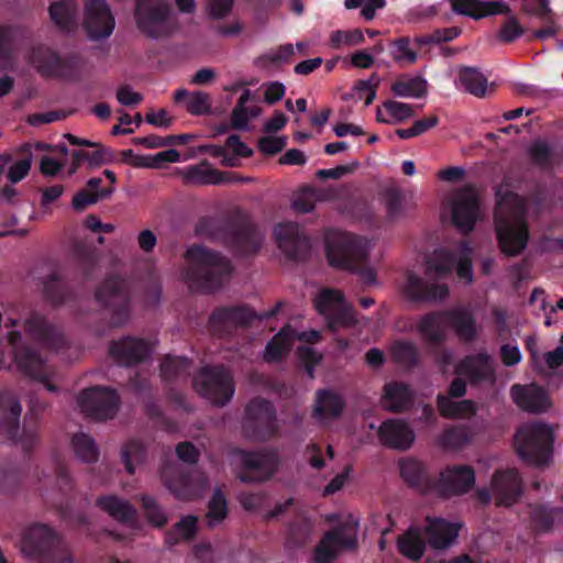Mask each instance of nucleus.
<instances>
[{
  "label": "nucleus",
  "mask_w": 563,
  "mask_h": 563,
  "mask_svg": "<svg viewBox=\"0 0 563 563\" xmlns=\"http://www.w3.org/2000/svg\"><path fill=\"white\" fill-rule=\"evenodd\" d=\"M471 255L472 249L466 243L461 244L454 253L446 250L437 251L429 261L426 278H421L412 272L405 275L404 292L415 300L437 301L444 299L449 289L446 284L438 279L450 274L455 266L459 278L466 284H471L473 282Z\"/></svg>",
  "instance_id": "nucleus-1"
},
{
  "label": "nucleus",
  "mask_w": 563,
  "mask_h": 563,
  "mask_svg": "<svg viewBox=\"0 0 563 563\" xmlns=\"http://www.w3.org/2000/svg\"><path fill=\"white\" fill-rule=\"evenodd\" d=\"M495 224L501 251L510 256L519 254L527 245L528 232L522 200L507 187L496 191Z\"/></svg>",
  "instance_id": "nucleus-2"
},
{
  "label": "nucleus",
  "mask_w": 563,
  "mask_h": 563,
  "mask_svg": "<svg viewBox=\"0 0 563 563\" xmlns=\"http://www.w3.org/2000/svg\"><path fill=\"white\" fill-rule=\"evenodd\" d=\"M4 327L8 329L7 339L11 349L12 358L4 357L0 351V367L10 368L12 363L24 375L44 384L45 388L55 393L58 387L52 382L54 372L49 365L32 349L21 345V334L15 331L16 327H21L19 321L14 318H7Z\"/></svg>",
  "instance_id": "nucleus-3"
},
{
  "label": "nucleus",
  "mask_w": 563,
  "mask_h": 563,
  "mask_svg": "<svg viewBox=\"0 0 563 563\" xmlns=\"http://www.w3.org/2000/svg\"><path fill=\"white\" fill-rule=\"evenodd\" d=\"M186 263L184 279L191 286L207 290L222 285L232 269L227 260L200 245L187 250Z\"/></svg>",
  "instance_id": "nucleus-4"
},
{
  "label": "nucleus",
  "mask_w": 563,
  "mask_h": 563,
  "mask_svg": "<svg viewBox=\"0 0 563 563\" xmlns=\"http://www.w3.org/2000/svg\"><path fill=\"white\" fill-rule=\"evenodd\" d=\"M20 549L34 563H78L68 549L58 547L56 532L45 525L31 527L21 541Z\"/></svg>",
  "instance_id": "nucleus-5"
},
{
  "label": "nucleus",
  "mask_w": 563,
  "mask_h": 563,
  "mask_svg": "<svg viewBox=\"0 0 563 563\" xmlns=\"http://www.w3.org/2000/svg\"><path fill=\"white\" fill-rule=\"evenodd\" d=\"M552 441V428L541 422L523 424L515 437L519 457L536 465L544 464L548 461Z\"/></svg>",
  "instance_id": "nucleus-6"
},
{
  "label": "nucleus",
  "mask_w": 563,
  "mask_h": 563,
  "mask_svg": "<svg viewBox=\"0 0 563 563\" xmlns=\"http://www.w3.org/2000/svg\"><path fill=\"white\" fill-rule=\"evenodd\" d=\"M372 246L373 243L366 238L339 232L329 236L327 255L331 265L354 269L357 263L367 257Z\"/></svg>",
  "instance_id": "nucleus-7"
},
{
  "label": "nucleus",
  "mask_w": 563,
  "mask_h": 563,
  "mask_svg": "<svg viewBox=\"0 0 563 563\" xmlns=\"http://www.w3.org/2000/svg\"><path fill=\"white\" fill-rule=\"evenodd\" d=\"M195 390L210 404L223 406L232 398V377L222 367H203L194 378Z\"/></svg>",
  "instance_id": "nucleus-8"
},
{
  "label": "nucleus",
  "mask_w": 563,
  "mask_h": 563,
  "mask_svg": "<svg viewBox=\"0 0 563 563\" xmlns=\"http://www.w3.org/2000/svg\"><path fill=\"white\" fill-rule=\"evenodd\" d=\"M314 306L333 331L354 327L357 322L351 306L339 290L322 289L314 298Z\"/></svg>",
  "instance_id": "nucleus-9"
},
{
  "label": "nucleus",
  "mask_w": 563,
  "mask_h": 563,
  "mask_svg": "<svg viewBox=\"0 0 563 563\" xmlns=\"http://www.w3.org/2000/svg\"><path fill=\"white\" fill-rule=\"evenodd\" d=\"M358 520L349 517L340 528L327 533L316 549L317 563H330L342 550L354 549L357 543Z\"/></svg>",
  "instance_id": "nucleus-10"
},
{
  "label": "nucleus",
  "mask_w": 563,
  "mask_h": 563,
  "mask_svg": "<svg viewBox=\"0 0 563 563\" xmlns=\"http://www.w3.org/2000/svg\"><path fill=\"white\" fill-rule=\"evenodd\" d=\"M446 205L455 227L463 232L472 231L481 217L479 200L475 188L468 186L454 191Z\"/></svg>",
  "instance_id": "nucleus-11"
},
{
  "label": "nucleus",
  "mask_w": 563,
  "mask_h": 563,
  "mask_svg": "<svg viewBox=\"0 0 563 563\" xmlns=\"http://www.w3.org/2000/svg\"><path fill=\"white\" fill-rule=\"evenodd\" d=\"M114 26L115 20L106 0H84L82 27L90 40L108 38Z\"/></svg>",
  "instance_id": "nucleus-12"
},
{
  "label": "nucleus",
  "mask_w": 563,
  "mask_h": 563,
  "mask_svg": "<svg viewBox=\"0 0 563 563\" xmlns=\"http://www.w3.org/2000/svg\"><path fill=\"white\" fill-rule=\"evenodd\" d=\"M490 492L492 494L486 489L478 490L479 500L488 503L493 496L498 506L514 505L521 494V481L517 471L505 468L495 472L490 482Z\"/></svg>",
  "instance_id": "nucleus-13"
},
{
  "label": "nucleus",
  "mask_w": 563,
  "mask_h": 563,
  "mask_svg": "<svg viewBox=\"0 0 563 563\" xmlns=\"http://www.w3.org/2000/svg\"><path fill=\"white\" fill-rule=\"evenodd\" d=\"M234 462L240 466L242 482H261L269 478L277 467L274 453H252L240 451L234 455Z\"/></svg>",
  "instance_id": "nucleus-14"
},
{
  "label": "nucleus",
  "mask_w": 563,
  "mask_h": 563,
  "mask_svg": "<svg viewBox=\"0 0 563 563\" xmlns=\"http://www.w3.org/2000/svg\"><path fill=\"white\" fill-rule=\"evenodd\" d=\"M118 404L115 393L103 387L85 389L78 397L79 408L98 420L112 418L117 412Z\"/></svg>",
  "instance_id": "nucleus-15"
},
{
  "label": "nucleus",
  "mask_w": 563,
  "mask_h": 563,
  "mask_svg": "<svg viewBox=\"0 0 563 563\" xmlns=\"http://www.w3.org/2000/svg\"><path fill=\"white\" fill-rule=\"evenodd\" d=\"M168 14L167 0H137V25L150 36L157 37L165 33Z\"/></svg>",
  "instance_id": "nucleus-16"
},
{
  "label": "nucleus",
  "mask_w": 563,
  "mask_h": 563,
  "mask_svg": "<svg viewBox=\"0 0 563 563\" xmlns=\"http://www.w3.org/2000/svg\"><path fill=\"white\" fill-rule=\"evenodd\" d=\"M475 483L474 470L467 465L444 467L434 483V489L444 496L461 495L468 492Z\"/></svg>",
  "instance_id": "nucleus-17"
},
{
  "label": "nucleus",
  "mask_w": 563,
  "mask_h": 563,
  "mask_svg": "<svg viewBox=\"0 0 563 563\" xmlns=\"http://www.w3.org/2000/svg\"><path fill=\"white\" fill-rule=\"evenodd\" d=\"M100 302L109 306L118 314V323L128 319L131 308V297L123 282L107 280L97 292Z\"/></svg>",
  "instance_id": "nucleus-18"
},
{
  "label": "nucleus",
  "mask_w": 563,
  "mask_h": 563,
  "mask_svg": "<svg viewBox=\"0 0 563 563\" xmlns=\"http://www.w3.org/2000/svg\"><path fill=\"white\" fill-rule=\"evenodd\" d=\"M319 339L320 334L318 331L312 330L297 333L289 327H285L267 343L264 358L267 362H277L290 350L295 341L311 343L317 342Z\"/></svg>",
  "instance_id": "nucleus-19"
},
{
  "label": "nucleus",
  "mask_w": 563,
  "mask_h": 563,
  "mask_svg": "<svg viewBox=\"0 0 563 563\" xmlns=\"http://www.w3.org/2000/svg\"><path fill=\"white\" fill-rule=\"evenodd\" d=\"M460 523L440 517L426 518L424 533L429 545L437 550L451 547L457 538Z\"/></svg>",
  "instance_id": "nucleus-20"
},
{
  "label": "nucleus",
  "mask_w": 563,
  "mask_h": 563,
  "mask_svg": "<svg viewBox=\"0 0 563 563\" xmlns=\"http://www.w3.org/2000/svg\"><path fill=\"white\" fill-rule=\"evenodd\" d=\"M510 395L514 402L526 411L543 412L551 407V400L545 390L534 384L514 385Z\"/></svg>",
  "instance_id": "nucleus-21"
},
{
  "label": "nucleus",
  "mask_w": 563,
  "mask_h": 563,
  "mask_svg": "<svg viewBox=\"0 0 563 563\" xmlns=\"http://www.w3.org/2000/svg\"><path fill=\"white\" fill-rule=\"evenodd\" d=\"M380 441L393 449L408 450L415 442L416 435L410 426L400 419H390L378 429Z\"/></svg>",
  "instance_id": "nucleus-22"
},
{
  "label": "nucleus",
  "mask_w": 563,
  "mask_h": 563,
  "mask_svg": "<svg viewBox=\"0 0 563 563\" xmlns=\"http://www.w3.org/2000/svg\"><path fill=\"white\" fill-rule=\"evenodd\" d=\"M152 351L151 342L136 338H124L114 342L110 347L113 358L125 365L144 360Z\"/></svg>",
  "instance_id": "nucleus-23"
},
{
  "label": "nucleus",
  "mask_w": 563,
  "mask_h": 563,
  "mask_svg": "<svg viewBox=\"0 0 563 563\" xmlns=\"http://www.w3.org/2000/svg\"><path fill=\"white\" fill-rule=\"evenodd\" d=\"M449 2L455 13L467 15L475 20L509 12V7L500 1L449 0Z\"/></svg>",
  "instance_id": "nucleus-24"
},
{
  "label": "nucleus",
  "mask_w": 563,
  "mask_h": 563,
  "mask_svg": "<svg viewBox=\"0 0 563 563\" xmlns=\"http://www.w3.org/2000/svg\"><path fill=\"white\" fill-rule=\"evenodd\" d=\"M246 429H260L258 437L271 434L275 431V415L269 402L255 399L246 408Z\"/></svg>",
  "instance_id": "nucleus-25"
},
{
  "label": "nucleus",
  "mask_w": 563,
  "mask_h": 563,
  "mask_svg": "<svg viewBox=\"0 0 563 563\" xmlns=\"http://www.w3.org/2000/svg\"><path fill=\"white\" fill-rule=\"evenodd\" d=\"M166 487L179 499H190L198 496L201 485L196 486L191 476L184 475L177 466H167L162 471Z\"/></svg>",
  "instance_id": "nucleus-26"
},
{
  "label": "nucleus",
  "mask_w": 563,
  "mask_h": 563,
  "mask_svg": "<svg viewBox=\"0 0 563 563\" xmlns=\"http://www.w3.org/2000/svg\"><path fill=\"white\" fill-rule=\"evenodd\" d=\"M452 372L465 375L473 380H492L494 376V361L486 353H478L466 357L459 365H453Z\"/></svg>",
  "instance_id": "nucleus-27"
},
{
  "label": "nucleus",
  "mask_w": 563,
  "mask_h": 563,
  "mask_svg": "<svg viewBox=\"0 0 563 563\" xmlns=\"http://www.w3.org/2000/svg\"><path fill=\"white\" fill-rule=\"evenodd\" d=\"M344 407L342 398L334 391L320 390L317 394L313 416L320 423H328L340 416Z\"/></svg>",
  "instance_id": "nucleus-28"
},
{
  "label": "nucleus",
  "mask_w": 563,
  "mask_h": 563,
  "mask_svg": "<svg viewBox=\"0 0 563 563\" xmlns=\"http://www.w3.org/2000/svg\"><path fill=\"white\" fill-rule=\"evenodd\" d=\"M446 324L448 311L429 313L419 319L417 330L426 341L438 343L445 339Z\"/></svg>",
  "instance_id": "nucleus-29"
},
{
  "label": "nucleus",
  "mask_w": 563,
  "mask_h": 563,
  "mask_svg": "<svg viewBox=\"0 0 563 563\" xmlns=\"http://www.w3.org/2000/svg\"><path fill=\"white\" fill-rule=\"evenodd\" d=\"M413 115L415 111L411 104L391 99L376 108V120L384 124H399Z\"/></svg>",
  "instance_id": "nucleus-30"
},
{
  "label": "nucleus",
  "mask_w": 563,
  "mask_h": 563,
  "mask_svg": "<svg viewBox=\"0 0 563 563\" xmlns=\"http://www.w3.org/2000/svg\"><path fill=\"white\" fill-rule=\"evenodd\" d=\"M22 327L27 334L34 336L49 349L57 350L63 342L62 335L49 328L38 316L25 319Z\"/></svg>",
  "instance_id": "nucleus-31"
},
{
  "label": "nucleus",
  "mask_w": 563,
  "mask_h": 563,
  "mask_svg": "<svg viewBox=\"0 0 563 563\" xmlns=\"http://www.w3.org/2000/svg\"><path fill=\"white\" fill-rule=\"evenodd\" d=\"M390 91L398 98H422L428 92V82L421 76L402 75L391 84Z\"/></svg>",
  "instance_id": "nucleus-32"
},
{
  "label": "nucleus",
  "mask_w": 563,
  "mask_h": 563,
  "mask_svg": "<svg viewBox=\"0 0 563 563\" xmlns=\"http://www.w3.org/2000/svg\"><path fill=\"white\" fill-rule=\"evenodd\" d=\"M96 505L118 521L128 522L135 516L134 507L128 500L115 495L100 496L97 498Z\"/></svg>",
  "instance_id": "nucleus-33"
},
{
  "label": "nucleus",
  "mask_w": 563,
  "mask_h": 563,
  "mask_svg": "<svg viewBox=\"0 0 563 563\" xmlns=\"http://www.w3.org/2000/svg\"><path fill=\"white\" fill-rule=\"evenodd\" d=\"M399 552L409 560L418 561L422 558L426 550V541L421 529L417 526L410 527L397 540Z\"/></svg>",
  "instance_id": "nucleus-34"
},
{
  "label": "nucleus",
  "mask_w": 563,
  "mask_h": 563,
  "mask_svg": "<svg viewBox=\"0 0 563 563\" xmlns=\"http://www.w3.org/2000/svg\"><path fill=\"white\" fill-rule=\"evenodd\" d=\"M448 321L460 339L472 341L477 336L475 321L467 309L454 308L448 310Z\"/></svg>",
  "instance_id": "nucleus-35"
},
{
  "label": "nucleus",
  "mask_w": 563,
  "mask_h": 563,
  "mask_svg": "<svg viewBox=\"0 0 563 563\" xmlns=\"http://www.w3.org/2000/svg\"><path fill=\"white\" fill-rule=\"evenodd\" d=\"M30 63L43 75L53 76L60 71V58L52 48L37 46L30 55Z\"/></svg>",
  "instance_id": "nucleus-36"
},
{
  "label": "nucleus",
  "mask_w": 563,
  "mask_h": 563,
  "mask_svg": "<svg viewBox=\"0 0 563 563\" xmlns=\"http://www.w3.org/2000/svg\"><path fill=\"white\" fill-rule=\"evenodd\" d=\"M456 86L474 96L483 97L487 91V79L475 68L461 67L456 71Z\"/></svg>",
  "instance_id": "nucleus-37"
},
{
  "label": "nucleus",
  "mask_w": 563,
  "mask_h": 563,
  "mask_svg": "<svg viewBox=\"0 0 563 563\" xmlns=\"http://www.w3.org/2000/svg\"><path fill=\"white\" fill-rule=\"evenodd\" d=\"M400 475L409 485L418 487L421 490L429 488V479L427 477L423 464L412 457L404 459L399 462Z\"/></svg>",
  "instance_id": "nucleus-38"
},
{
  "label": "nucleus",
  "mask_w": 563,
  "mask_h": 563,
  "mask_svg": "<svg viewBox=\"0 0 563 563\" xmlns=\"http://www.w3.org/2000/svg\"><path fill=\"white\" fill-rule=\"evenodd\" d=\"M274 236L279 246L287 255H295L297 249L302 243L299 228L295 223H279L274 229Z\"/></svg>",
  "instance_id": "nucleus-39"
},
{
  "label": "nucleus",
  "mask_w": 563,
  "mask_h": 563,
  "mask_svg": "<svg viewBox=\"0 0 563 563\" xmlns=\"http://www.w3.org/2000/svg\"><path fill=\"white\" fill-rule=\"evenodd\" d=\"M52 21L60 29L69 31L76 24L77 4L74 0H60L51 4Z\"/></svg>",
  "instance_id": "nucleus-40"
},
{
  "label": "nucleus",
  "mask_w": 563,
  "mask_h": 563,
  "mask_svg": "<svg viewBox=\"0 0 563 563\" xmlns=\"http://www.w3.org/2000/svg\"><path fill=\"white\" fill-rule=\"evenodd\" d=\"M185 177L188 181L200 185H219L229 181V179L224 178L220 172L214 169L207 162L187 167Z\"/></svg>",
  "instance_id": "nucleus-41"
},
{
  "label": "nucleus",
  "mask_w": 563,
  "mask_h": 563,
  "mask_svg": "<svg viewBox=\"0 0 563 563\" xmlns=\"http://www.w3.org/2000/svg\"><path fill=\"white\" fill-rule=\"evenodd\" d=\"M22 408L16 398L4 394L0 396V434L10 433L18 422Z\"/></svg>",
  "instance_id": "nucleus-42"
},
{
  "label": "nucleus",
  "mask_w": 563,
  "mask_h": 563,
  "mask_svg": "<svg viewBox=\"0 0 563 563\" xmlns=\"http://www.w3.org/2000/svg\"><path fill=\"white\" fill-rule=\"evenodd\" d=\"M438 408L441 416L450 419H464L476 412V407L473 401H456L446 396L438 397Z\"/></svg>",
  "instance_id": "nucleus-43"
},
{
  "label": "nucleus",
  "mask_w": 563,
  "mask_h": 563,
  "mask_svg": "<svg viewBox=\"0 0 563 563\" xmlns=\"http://www.w3.org/2000/svg\"><path fill=\"white\" fill-rule=\"evenodd\" d=\"M411 396L412 393L406 385L390 383L385 386L383 405L390 411L401 410L409 405Z\"/></svg>",
  "instance_id": "nucleus-44"
},
{
  "label": "nucleus",
  "mask_w": 563,
  "mask_h": 563,
  "mask_svg": "<svg viewBox=\"0 0 563 563\" xmlns=\"http://www.w3.org/2000/svg\"><path fill=\"white\" fill-rule=\"evenodd\" d=\"M252 93L250 90H244L238 100L235 108L232 111L231 123L233 128L239 130H246L250 120L261 114V109L256 106L246 107V103L251 100Z\"/></svg>",
  "instance_id": "nucleus-45"
},
{
  "label": "nucleus",
  "mask_w": 563,
  "mask_h": 563,
  "mask_svg": "<svg viewBox=\"0 0 563 563\" xmlns=\"http://www.w3.org/2000/svg\"><path fill=\"white\" fill-rule=\"evenodd\" d=\"M263 243V234L254 228H244L232 233L230 244L242 254L256 251Z\"/></svg>",
  "instance_id": "nucleus-46"
},
{
  "label": "nucleus",
  "mask_w": 563,
  "mask_h": 563,
  "mask_svg": "<svg viewBox=\"0 0 563 563\" xmlns=\"http://www.w3.org/2000/svg\"><path fill=\"white\" fill-rule=\"evenodd\" d=\"M145 457V448L140 441L131 440L121 449V460L129 474H133L144 463Z\"/></svg>",
  "instance_id": "nucleus-47"
},
{
  "label": "nucleus",
  "mask_w": 563,
  "mask_h": 563,
  "mask_svg": "<svg viewBox=\"0 0 563 563\" xmlns=\"http://www.w3.org/2000/svg\"><path fill=\"white\" fill-rule=\"evenodd\" d=\"M21 152L23 156L15 161H10L7 169V178L9 183L16 184L24 179L32 166L33 154L31 153V146L22 147Z\"/></svg>",
  "instance_id": "nucleus-48"
},
{
  "label": "nucleus",
  "mask_w": 563,
  "mask_h": 563,
  "mask_svg": "<svg viewBox=\"0 0 563 563\" xmlns=\"http://www.w3.org/2000/svg\"><path fill=\"white\" fill-rule=\"evenodd\" d=\"M471 440L468 430L464 427H451L443 431L438 442L441 446L457 450L466 445Z\"/></svg>",
  "instance_id": "nucleus-49"
},
{
  "label": "nucleus",
  "mask_w": 563,
  "mask_h": 563,
  "mask_svg": "<svg viewBox=\"0 0 563 563\" xmlns=\"http://www.w3.org/2000/svg\"><path fill=\"white\" fill-rule=\"evenodd\" d=\"M390 55L393 59L404 66L415 64L418 58L417 48L409 38H400L393 43Z\"/></svg>",
  "instance_id": "nucleus-50"
},
{
  "label": "nucleus",
  "mask_w": 563,
  "mask_h": 563,
  "mask_svg": "<svg viewBox=\"0 0 563 563\" xmlns=\"http://www.w3.org/2000/svg\"><path fill=\"white\" fill-rule=\"evenodd\" d=\"M75 455L82 462L92 463L98 457V449L95 441L85 433H77L73 439Z\"/></svg>",
  "instance_id": "nucleus-51"
},
{
  "label": "nucleus",
  "mask_w": 563,
  "mask_h": 563,
  "mask_svg": "<svg viewBox=\"0 0 563 563\" xmlns=\"http://www.w3.org/2000/svg\"><path fill=\"white\" fill-rule=\"evenodd\" d=\"M365 37L361 30H336L330 34L329 44L332 48L353 47L364 43Z\"/></svg>",
  "instance_id": "nucleus-52"
},
{
  "label": "nucleus",
  "mask_w": 563,
  "mask_h": 563,
  "mask_svg": "<svg viewBox=\"0 0 563 563\" xmlns=\"http://www.w3.org/2000/svg\"><path fill=\"white\" fill-rule=\"evenodd\" d=\"M227 499L219 489H216L208 505V525L211 527L218 525L227 517Z\"/></svg>",
  "instance_id": "nucleus-53"
},
{
  "label": "nucleus",
  "mask_w": 563,
  "mask_h": 563,
  "mask_svg": "<svg viewBox=\"0 0 563 563\" xmlns=\"http://www.w3.org/2000/svg\"><path fill=\"white\" fill-rule=\"evenodd\" d=\"M380 84V78L372 74L367 79L355 82L353 90L358 99H364L365 106H369L376 98V90Z\"/></svg>",
  "instance_id": "nucleus-54"
},
{
  "label": "nucleus",
  "mask_w": 563,
  "mask_h": 563,
  "mask_svg": "<svg viewBox=\"0 0 563 563\" xmlns=\"http://www.w3.org/2000/svg\"><path fill=\"white\" fill-rule=\"evenodd\" d=\"M394 358L402 365H412L417 361V347L412 342L397 341L391 345Z\"/></svg>",
  "instance_id": "nucleus-55"
},
{
  "label": "nucleus",
  "mask_w": 563,
  "mask_h": 563,
  "mask_svg": "<svg viewBox=\"0 0 563 563\" xmlns=\"http://www.w3.org/2000/svg\"><path fill=\"white\" fill-rule=\"evenodd\" d=\"M319 200L318 194L312 189H305L296 194L292 199L291 206L295 211L300 213H308L314 209Z\"/></svg>",
  "instance_id": "nucleus-56"
},
{
  "label": "nucleus",
  "mask_w": 563,
  "mask_h": 563,
  "mask_svg": "<svg viewBox=\"0 0 563 563\" xmlns=\"http://www.w3.org/2000/svg\"><path fill=\"white\" fill-rule=\"evenodd\" d=\"M143 508L147 520L156 527H162L166 523L167 517L165 512L157 506L156 501L150 496L142 497Z\"/></svg>",
  "instance_id": "nucleus-57"
},
{
  "label": "nucleus",
  "mask_w": 563,
  "mask_h": 563,
  "mask_svg": "<svg viewBox=\"0 0 563 563\" xmlns=\"http://www.w3.org/2000/svg\"><path fill=\"white\" fill-rule=\"evenodd\" d=\"M186 108L192 114H205L210 111L209 96L202 91H194L186 100Z\"/></svg>",
  "instance_id": "nucleus-58"
},
{
  "label": "nucleus",
  "mask_w": 563,
  "mask_h": 563,
  "mask_svg": "<svg viewBox=\"0 0 563 563\" xmlns=\"http://www.w3.org/2000/svg\"><path fill=\"white\" fill-rule=\"evenodd\" d=\"M112 192L109 191H89L87 189L79 191L73 199V207L76 210H82L86 207L96 203L99 198L107 197Z\"/></svg>",
  "instance_id": "nucleus-59"
},
{
  "label": "nucleus",
  "mask_w": 563,
  "mask_h": 563,
  "mask_svg": "<svg viewBox=\"0 0 563 563\" xmlns=\"http://www.w3.org/2000/svg\"><path fill=\"white\" fill-rule=\"evenodd\" d=\"M286 145V137L268 135L258 141V148L265 155H274Z\"/></svg>",
  "instance_id": "nucleus-60"
},
{
  "label": "nucleus",
  "mask_w": 563,
  "mask_h": 563,
  "mask_svg": "<svg viewBox=\"0 0 563 563\" xmlns=\"http://www.w3.org/2000/svg\"><path fill=\"white\" fill-rule=\"evenodd\" d=\"M297 354L300 363L305 366L309 376L312 377L313 365L318 364L322 356L312 347L298 346Z\"/></svg>",
  "instance_id": "nucleus-61"
},
{
  "label": "nucleus",
  "mask_w": 563,
  "mask_h": 563,
  "mask_svg": "<svg viewBox=\"0 0 563 563\" xmlns=\"http://www.w3.org/2000/svg\"><path fill=\"white\" fill-rule=\"evenodd\" d=\"M227 153H232V157H235L236 161L241 157H247L252 154V150L244 144L238 135H230L227 139Z\"/></svg>",
  "instance_id": "nucleus-62"
},
{
  "label": "nucleus",
  "mask_w": 563,
  "mask_h": 563,
  "mask_svg": "<svg viewBox=\"0 0 563 563\" xmlns=\"http://www.w3.org/2000/svg\"><path fill=\"white\" fill-rule=\"evenodd\" d=\"M523 29L520 26L518 20L510 16L499 32V36L504 42H511L522 35Z\"/></svg>",
  "instance_id": "nucleus-63"
},
{
  "label": "nucleus",
  "mask_w": 563,
  "mask_h": 563,
  "mask_svg": "<svg viewBox=\"0 0 563 563\" xmlns=\"http://www.w3.org/2000/svg\"><path fill=\"white\" fill-rule=\"evenodd\" d=\"M197 529V518L195 516L183 517L175 526L176 534L181 539L191 538Z\"/></svg>",
  "instance_id": "nucleus-64"
}]
</instances>
